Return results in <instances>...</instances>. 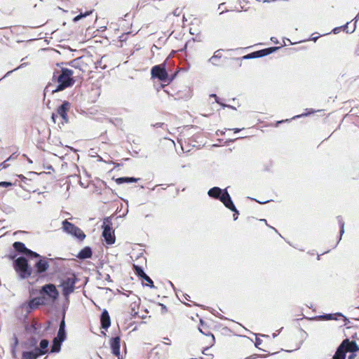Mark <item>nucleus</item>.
Returning <instances> with one entry per match:
<instances>
[{
	"label": "nucleus",
	"instance_id": "obj_43",
	"mask_svg": "<svg viewBox=\"0 0 359 359\" xmlns=\"http://www.w3.org/2000/svg\"><path fill=\"white\" fill-rule=\"evenodd\" d=\"M51 325H52V321H51V320H48V321L47 322V325H46V327H45V328H44V331H48V330H50V328Z\"/></svg>",
	"mask_w": 359,
	"mask_h": 359
},
{
	"label": "nucleus",
	"instance_id": "obj_20",
	"mask_svg": "<svg viewBox=\"0 0 359 359\" xmlns=\"http://www.w3.org/2000/svg\"><path fill=\"white\" fill-rule=\"evenodd\" d=\"M39 354L36 352L35 349L32 351H23L21 355V359H37Z\"/></svg>",
	"mask_w": 359,
	"mask_h": 359
},
{
	"label": "nucleus",
	"instance_id": "obj_10",
	"mask_svg": "<svg viewBox=\"0 0 359 359\" xmlns=\"http://www.w3.org/2000/svg\"><path fill=\"white\" fill-rule=\"evenodd\" d=\"M133 269L135 271V273L137 277L140 278L145 280L147 283L145 284L146 286L149 287L150 288H154L155 286L154 285V282L151 280V278L144 272L143 268L142 266H140L138 265H133Z\"/></svg>",
	"mask_w": 359,
	"mask_h": 359
},
{
	"label": "nucleus",
	"instance_id": "obj_21",
	"mask_svg": "<svg viewBox=\"0 0 359 359\" xmlns=\"http://www.w3.org/2000/svg\"><path fill=\"white\" fill-rule=\"evenodd\" d=\"M226 208L230 210L231 211L233 212V220L236 221L239 215V211L237 210L236 207L235 206L232 199L228 201V203L224 205Z\"/></svg>",
	"mask_w": 359,
	"mask_h": 359
},
{
	"label": "nucleus",
	"instance_id": "obj_62",
	"mask_svg": "<svg viewBox=\"0 0 359 359\" xmlns=\"http://www.w3.org/2000/svg\"><path fill=\"white\" fill-rule=\"evenodd\" d=\"M165 339H166V342H168L167 344H170V342H168V341H170L169 339L168 338H165Z\"/></svg>",
	"mask_w": 359,
	"mask_h": 359
},
{
	"label": "nucleus",
	"instance_id": "obj_26",
	"mask_svg": "<svg viewBox=\"0 0 359 359\" xmlns=\"http://www.w3.org/2000/svg\"><path fill=\"white\" fill-rule=\"evenodd\" d=\"M59 341H65L67 339V330H58L56 336L54 337Z\"/></svg>",
	"mask_w": 359,
	"mask_h": 359
},
{
	"label": "nucleus",
	"instance_id": "obj_9",
	"mask_svg": "<svg viewBox=\"0 0 359 359\" xmlns=\"http://www.w3.org/2000/svg\"><path fill=\"white\" fill-rule=\"evenodd\" d=\"M40 306H44L39 296L32 297L22 304V307L25 308L27 313L37 309Z\"/></svg>",
	"mask_w": 359,
	"mask_h": 359
},
{
	"label": "nucleus",
	"instance_id": "obj_27",
	"mask_svg": "<svg viewBox=\"0 0 359 359\" xmlns=\"http://www.w3.org/2000/svg\"><path fill=\"white\" fill-rule=\"evenodd\" d=\"M336 316L342 317L346 319V318L341 313H326L323 316H322V318H323L325 320H338Z\"/></svg>",
	"mask_w": 359,
	"mask_h": 359
},
{
	"label": "nucleus",
	"instance_id": "obj_15",
	"mask_svg": "<svg viewBox=\"0 0 359 359\" xmlns=\"http://www.w3.org/2000/svg\"><path fill=\"white\" fill-rule=\"evenodd\" d=\"M49 344L50 342L48 339H43L40 341L39 346L34 349L39 356H42L46 354L50 353L48 350Z\"/></svg>",
	"mask_w": 359,
	"mask_h": 359
},
{
	"label": "nucleus",
	"instance_id": "obj_16",
	"mask_svg": "<svg viewBox=\"0 0 359 359\" xmlns=\"http://www.w3.org/2000/svg\"><path fill=\"white\" fill-rule=\"evenodd\" d=\"M120 343L121 339L119 337H114L110 339V348L111 353L116 356H118L120 355Z\"/></svg>",
	"mask_w": 359,
	"mask_h": 359
},
{
	"label": "nucleus",
	"instance_id": "obj_23",
	"mask_svg": "<svg viewBox=\"0 0 359 359\" xmlns=\"http://www.w3.org/2000/svg\"><path fill=\"white\" fill-rule=\"evenodd\" d=\"M139 180L138 178H135L133 177H118L115 180V182L117 184H121L123 183H133L136 182Z\"/></svg>",
	"mask_w": 359,
	"mask_h": 359
},
{
	"label": "nucleus",
	"instance_id": "obj_32",
	"mask_svg": "<svg viewBox=\"0 0 359 359\" xmlns=\"http://www.w3.org/2000/svg\"><path fill=\"white\" fill-rule=\"evenodd\" d=\"M69 304V297H65V302L62 304L61 316H66V312Z\"/></svg>",
	"mask_w": 359,
	"mask_h": 359
},
{
	"label": "nucleus",
	"instance_id": "obj_6",
	"mask_svg": "<svg viewBox=\"0 0 359 359\" xmlns=\"http://www.w3.org/2000/svg\"><path fill=\"white\" fill-rule=\"evenodd\" d=\"M72 72L69 69H63L62 74L57 79L59 86L57 88L53 90V92H57L64 88L69 87L73 84L74 80L72 77Z\"/></svg>",
	"mask_w": 359,
	"mask_h": 359
},
{
	"label": "nucleus",
	"instance_id": "obj_42",
	"mask_svg": "<svg viewBox=\"0 0 359 359\" xmlns=\"http://www.w3.org/2000/svg\"><path fill=\"white\" fill-rule=\"evenodd\" d=\"M8 161H4V162L0 163V170H2V169H5V168H8V164L6 163Z\"/></svg>",
	"mask_w": 359,
	"mask_h": 359
},
{
	"label": "nucleus",
	"instance_id": "obj_14",
	"mask_svg": "<svg viewBox=\"0 0 359 359\" xmlns=\"http://www.w3.org/2000/svg\"><path fill=\"white\" fill-rule=\"evenodd\" d=\"M51 119L54 123H57L60 128L69 122L68 114H51Z\"/></svg>",
	"mask_w": 359,
	"mask_h": 359
},
{
	"label": "nucleus",
	"instance_id": "obj_30",
	"mask_svg": "<svg viewBox=\"0 0 359 359\" xmlns=\"http://www.w3.org/2000/svg\"><path fill=\"white\" fill-rule=\"evenodd\" d=\"M24 256L25 257L26 262H27V264H29V260H32V259H38L39 257L41 258V256L39 254H38L37 252H36V255H33V254H31V253H27L25 252Z\"/></svg>",
	"mask_w": 359,
	"mask_h": 359
},
{
	"label": "nucleus",
	"instance_id": "obj_8",
	"mask_svg": "<svg viewBox=\"0 0 359 359\" xmlns=\"http://www.w3.org/2000/svg\"><path fill=\"white\" fill-rule=\"evenodd\" d=\"M49 264L48 260L41 256V258H39L36 260L34 267H32L33 271L37 275H41L46 272L48 269Z\"/></svg>",
	"mask_w": 359,
	"mask_h": 359
},
{
	"label": "nucleus",
	"instance_id": "obj_58",
	"mask_svg": "<svg viewBox=\"0 0 359 359\" xmlns=\"http://www.w3.org/2000/svg\"><path fill=\"white\" fill-rule=\"evenodd\" d=\"M46 168H47L48 170H53V166H52L51 165H48L46 167Z\"/></svg>",
	"mask_w": 359,
	"mask_h": 359
},
{
	"label": "nucleus",
	"instance_id": "obj_19",
	"mask_svg": "<svg viewBox=\"0 0 359 359\" xmlns=\"http://www.w3.org/2000/svg\"><path fill=\"white\" fill-rule=\"evenodd\" d=\"M63 344V341H59L55 338H53L51 341V346H50V353H58L61 351L62 345Z\"/></svg>",
	"mask_w": 359,
	"mask_h": 359
},
{
	"label": "nucleus",
	"instance_id": "obj_52",
	"mask_svg": "<svg viewBox=\"0 0 359 359\" xmlns=\"http://www.w3.org/2000/svg\"><path fill=\"white\" fill-rule=\"evenodd\" d=\"M216 58H217V56H216V55H214L213 57H212L210 59V61L212 63L215 64V60H216Z\"/></svg>",
	"mask_w": 359,
	"mask_h": 359
},
{
	"label": "nucleus",
	"instance_id": "obj_40",
	"mask_svg": "<svg viewBox=\"0 0 359 359\" xmlns=\"http://www.w3.org/2000/svg\"><path fill=\"white\" fill-rule=\"evenodd\" d=\"M158 305L161 307V313L164 314L167 313L168 309L163 304L159 303Z\"/></svg>",
	"mask_w": 359,
	"mask_h": 359
},
{
	"label": "nucleus",
	"instance_id": "obj_38",
	"mask_svg": "<svg viewBox=\"0 0 359 359\" xmlns=\"http://www.w3.org/2000/svg\"><path fill=\"white\" fill-rule=\"evenodd\" d=\"M4 212H5L6 214H11L14 212L15 210L11 206H6L4 209H2Z\"/></svg>",
	"mask_w": 359,
	"mask_h": 359
},
{
	"label": "nucleus",
	"instance_id": "obj_59",
	"mask_svg": "<svg viewBox=\"0 0 359 359\" xmlns=\"http://www.w3.org/2000/svg\"><path fill=\"white\" fill-rule=\"evenodd\" d=\"M269 201H257V202H258L260 204H264L266 203H267Z\"/></svg>",
	"mask_w": 359,
	"mask_h": 359
},
{
	"label": "nucleus",
	"instance_id": "obj_49",
	"mask_svg": "<svg viewBox=\"0 0 359 359\" xmlns=\"http://www.w3.org/2000/svg\"><path fill=\"white\" fill-rule=\"evenodd\" d=\"M90 157L91 158H95L97 161H101V158L97 155L95 156L91 154Z\"/></svg>",
	"mask_w": 359,
	"mask_h": 359
},
{
	"label": "nucleus",
	"instance_id": "obj_50",
	"mask_svg": "<svg viewBox=\"0 0 359 359\" xmlns=\"http://www.w3.org/2000/svg\"><path fill=\"white\" fill-rule=\"evenodd\" d=\"M356 356L355 353H351V354L348 355V359H354Z\"/></svg>",
	"mask_w": 359,
	"mask_h": 359
},
{
	"label": "nucleus",
	"instance_id": "obj_11",
	"mask_svg": "<svg viewBox=\"0 0 359 359\" xmlns=\"http://www.w3.org/2000/svg\"><path fill=\"white\" fill-rule=\"evenodd\" d=\"M151 73L153 77L158 78L162 81H166L168 80V75L163 65H156L153 67Z\"/></svg>",
	"mask_w": 359,
	"mask_h": 359
},
{
	"label": "nucleus",
	"instance_id": "obj_54",
	"mask_svg": "<svg viewBox=\"0 0 359 359\" xmlns=\"http://www.w3.org/2000/svg\"><path fill=\"white\" fill-rule=\"evenodd\" d=\"M81 17H82V15H78V16L75 17L74 19V21L76 22V21L79 20L81 18Z\"/></svg>",
	"mask_w": 359,
	"mask_h": 359
},
{
	"label": "nucleus",
	"instance_id": "obj_57",
	"mask_svg": "<svg viewBox=\"0 0 359 359\" xmlns=\"http://www.w3.org/2000/svg\"><path fill=\"white\" fill-rule=\"evenodd\" d=\"M358 119H359V117L358 116H353L351 120L353 121H358Z\"/></svg>",
	"mask_w": 359,
	"mask_h": 359
},
{
	"label": "nucleus",
	"instance_id": "obj_25",
	"mask_svg": "<svg viewBox=\"0 0 359 359\" xmlns=\"http://www.w3.org/2000/svg\"><path fill=\"white\" fill-rule=\"evenodd\" d=\"M337 218V220H338V222L339 224V227H340V230H339L340 235H339V240H338L337 244L334 245V247H336L337 245L339 243L343 234L344 233V225H345L344 222L342 220V217L341 216H338Z\"/></svg>",
	"mask_w": 359,
	"mask_h": 359
},
{
	"label": "nucleus",
	"instance_id": "obj_53",
	"mask_svg": "<svg viewBox=\"0 0 359 359\" xmlns=\"http://www.w3.org/2000/svg\"><path fill=\"white\" fill-rule=\"evenodd\" d=\"M83 173L87 177V179H90V175L88 174V172H87V170L86 169L83 170Z\"/></svg>",
	"mask_w": 359,
	"mask_h": 359
},
{
	"label": "nucleus",
	"instance_id": "obj_37",
	"mask_svg": "<svg viewBox=\"0 0 359 359\" xmlns=\"http://www.w3.org/2000/svg\"><path fill=\"white\" fill-rule=\"evenodd\" d=\"M13 185V184L11 182H7V181L0 182L1 187H12Z\"/></svg>",
	"mask_w": 359,
	"mask_h": 359
},
{
	"label": "nucleus",
	"instance_id": "obj_29",
	"mask_svg": "<svg viewBox=\"0 0 359 359\" xmlns=\"http://www.w3.org/2000/svg\"><path fill=\"white\" fill-rule=\"evenodd\" d=\"M38 339L35 337H30L27 339V345L29 348H37Z\"/></svg>",
	"mask_w": 359,
	"mask_h": 359
},
{
	"label": "nucleus",
	"instance_id": "obj_46",
	"mask_svg": "<svg viewBox=\"0 0 359 359\" xmlns=\"http://www.w3.org/2000/svg\"><path fill=\"white\" fill-rule=\"evenodd\" d=\"M47 174H48V172H40L39 174H38V173H37V172H29V175H47Z\"/></svg>",
	"mask_w": 359,
	"mask_h": 359
},
{
	"label": "nucleus",
	"instance_id": "obj_36",
	"mask_svg": "<svg viewBox=\"0 0 359 359\" xmlns=\"http://www.w3.org/2000/svg\"><path fill=\"white\" fill-rule=\"evenodd\" d=\"M79 184L81 187L87 188L90 186V179H86L85 182H83L81 178L79 180Z\"/></svg>",
	"mask_w": 359,
	"mask_h": 359
},
{
	"label": "nucleus",
	"instance_id": "obj_34",
	"mask_svg": "<svg viewBox=\"0 0 359 359\" xmlns=\"http://www.w3.org/2000/svg\"><path fill=\"white\" fill-rule=\"evenodd\" d=\"M13 343L11 345V351L14 354L15 353L16 347L19 344V340H18V337L15 334L13 335Z\"/></svg>",
	"mask_w": 359,
	"mask_h": 359
},
{
	"label": "nucleus",
	"instance_id": "obj_39",
	"mask_svg": "<svg viewBox=\"0 0 359 359\" xmlns=\"http://www.w3.org/2000/svg\"><path fill=\"white\" fill-rule=\"evenodd\" d=\"M200 332H201L202 334L206 335V336H211L212 337V341L213 342L215 341V337H214V335L210 332H205L202 330V329H201L200 327L198 328Z\"/></svg>",
	"mask_w": 359,
	"mask_h": 359
},
{
	"label": "nucleus",
	"instance_id": "obj_61",
	"mask_svg": "<svg viewBox=\"0 0 359 359\" xmlns=\"http://www.w3.org/2000/svg\"><path fill=\"white\" fill-rule=\"evenodd\" d=\"M162 124H163V123H156V126H158V127H160V126H161V125H162Z\"/></svg>",
	"mask_w": 359,
	"mask_h": 359
},
{
	"label": "nucleus",
	"instance_id": "obj_45",
	"mask_svg": "<svg viewBox=\"0 0 359 359\" xmlns=\"http://www.w3.org/2000/svg\"><path fill=\"white\" fill-rule=\"evenodd\" d=\"M262 340L259 338H256V340H255V346L257 348L259 345H261L262 344Z\"/></svg>",
	"mask_w": 359,
	"mask_h": 359
},
{
	"label": "nucleus",
	"instance_id": "obj_13",
	"mask_svg": "<svg viewBox=\"0 0 359 359\" xmlns=\"http://www.w3.org/2000/svg\"><path fill=\"white\" fill-rule=\"evenodd\" d=\"M347 343H349V339H345L343 340L340 345L337 347L334 355L331 359H346L347 351L345 348V344Z\"/></svg>",
	"mask_w": 359,
	"mask_h": 359
},
{
	"label": "nucleus",
	"instance_id": "obj_17",
	"mask_svg": "<svg viewBox=\"0 0 359 359\" xmlns=\"http://www.w3.org/2000/svg\"><path fill=\"white\" fill-rule=\"evenodd\" d=\"M101 327L107 330L111 325V318L108 311L104 309L100 316Z\"/></svg>",
	"mask_w": 359,
	"mask_h": 359
},
{
	"label": "nucleus",
	"instance_id": "obj_63",
	"mask_svg": "<svg viewBox=\"0 0 359 359\" xmlns=\"http://www.w3.org/2000/svg\"><path fill=\"white\" fill-rule=\"evenodd\" d=\"M165 339H166V342H168L167 344H170V342H168V341H170L169 339L168 338H165Z\"/></svg>",
	"mask_w": 359,
	"mask_h": 359
},
{
	"label": "nucleus",
	"instance_id": "obj_60",
	"mask_svg": "<svg viewBox=\"0 0 359 359\" xmlns=\"http://www.w3.org/2000/svg\"><path fill=\"white\" fill-rule=\"evenodd\" d=\"M278 334L273 333V338H276V337H277V335H278Z\"/></svg>",
	"mask_w": 359,
	"mask_h": 359
},
{
	"label": "nucleus",
	"instance_id": "obj_24",
	"mask_svg": "<svg viewBox=\"0 0 359 359\" xmlns=\"http://www.w3.org/2000/svg\"><path fill=\"white\" fill-rule=\"evenodd\" d=\"M76 257L81 260L90 258V246L87 245L81 250L77 254Z\"/></svg>",
	"mask_w": 359,
	"mask_h": 359
},
{
	"label": "nucleus",
	"instance_id": "obj_31",
	"mask_svg": "<svg viewBox=\"0 0 359 359\" xmlns=\"http://www.w3.org/2000/svg\"><path fill=\"white\" fill-rule=\"evenodd\" d=\"M100 266H95V268L91 269V276H95V278L97 279H101L102 278V273L100 271Z\"/></svg>",
	"mask_w": 359,
	"mask_h": 359
},
{
	"label": "nucleus",
	"instance_id": "obj_56",
	"mask_svg": "<svg viewBox=\"0 0 359 359\" xmlns=\"http://www.w3.org/2000/svg\"><path fill=\"white\" fill-rule=\"evenodd\" d=\"M257 356V355H252L251 356L248 357L247 359H254Z\"/></svg>",
	"mask_w": 359,
	"mask_h": 359
},
{
	"label": "nucleus",
	"instance_id": "obj_1",
	"mask_svg": "<svg viewBox=\"0 0 359 359\" xmlns=\"http://www.w3.org/2000/svg\"><path fill=\"white\" fill-rule=\"evenodd\" d=\"M18 255V253L13 249L11 250L10 253L6 255L5 257L13 261V268L20 279L24 280L32 275L33 269L31 264H27L25 256Z\"/></svg>",
	"mask_w": 359,
	"mask_h": 359
},
{
	"label": "nucleus",
	"instance_id": "obj_35",
	"mask_svg": "<svg viewBox=\"0 0 359 359\" xmlns=\"http://www.w3.org/2000/svg\"><path fill=\"white\" fill-rule=\"evenodd\" d=\"M58 330H66L65 316H61V320L59 323Z\"/></svg>",
	"mask_w": 359,
	"mask_h": 359
},
{
	"label": "nucleus",
	"instance_id": "obj_47",
	"mask_svg": "<svg viewBox=\"0 0 359 359\" xmlns=\"http://www.w3.org/2000/svg\"><path fill=\"white\" fill-rule=\"evenodd\" d=\"M209 350V347H206L205 348L203 351H202V353L205 355H209V353H208V351Z\"/></svg>",
	"mask_w": 359,
	"mask_h": 359
},
{
	"label": "nucleus",
	"instance_id": "obj_64",
	"mask_svg": "<svg viewBox=\"0 0 359 359\" xmlns=\"http://www.w3.org/2000/svg\"><path fill=\"white\" fill-rule=\"evenodd\" d=\"M189 296L187 294V297H185V299H186L187 300H189Z\"/></svg>",
	"mask_w": 359,
	"mask_h": 359
},
{
	"label": "nucleus",
	"instance_id": "obj_12",
	"mask_svg": "<svg viewBox=\"0 0 359 359\" xmlns=\"http://www.w3.org/2000/svg\"><path fill=\"white\" fill-rule=\"evenodd\" d=\"M13 248L15 251H16L19 255L24 256L25 252L27 253H31L33 255H36V252L32 251V250L27 248L25 244L20 241H15L13 244Z\"/></svg>",
	"mask_w": 359,
	"mask_h": 359
},
{
	"label": "nucleus",
	"instance_id": "obj_2",
	"mask_svg": "<svg viewBox=\"0 0 359 359\" xmlns=\"http://www.w3.org/2000/svg\"><path fill=\"white\" fill-rule=\"evenodd\" d=\"M39 296L44 306H53L57 301L60 293L55 285L47 283L41 286Z\"/></svg>",
	"mask_w": 359,
	"mask_h": 359
},
{
	"label": "nucleus",
	"instance_id": "obj_18",
	"mask_svg": "<svg viewBox=\"0 0 359 359\" xmlns=\"http://www.w3.org/2000/svg\"><path fill=\"white\" fill-rule=\"evenodd\" d=\"M42 325L39 322H34L32 324H27L25 325V331L28 333L34 334H39Z\"/></svg>",
	"mask_w": 359,
	"mask_h": 359
},
{
	"label": "nucleus",
	"instance_id": "obj_28",
	"mask_svg": "<svg viewBox=\"0 0 359 359\" xmlns=\"http://www.w3.org/2000/svg\"><path fill=\"white\" fill-rule=\"evenodd\" d=\"M310 114H307V113H305V114H300L299 115H297V116H293L292 118H286V119H284V120H281V121H276V126H278L279 124L280 123H287V122H289L291 120H295V119H297V118H302V117H304V116H307L308 115H309Z\"/></svg>",
	"mask_w": 359,
	"mask_h": 359
},
{
	"label": "nucleus",
	"instance_id": "obj_33",
	"mask_svg": "<svg viewBox=\"0 0 359 359\" xmlns=\"http://www.w3.org/2000/svg\"><path fill=\"white\" fill-rule=\"evenodd\" d=\"M70 109H71V104L67 102H65L60 107L59 111H60V112H65L66 111H69Z\"/></svg>",
	"mask_w": 359,
	"mask_h": 359
},
{
	"label": "nucleus",
	"instance_id": "obj_5",
	"mask_svg": "<svg viewBox=\"0 0 359 359\" xmlns=\"http://www.w3.org/2000/svg\"><path fill=\"white\" fill-rule=\"evenodd\" d=\"M209 197L220 201L224 205H225L228 201L231 200V198L227 191V188L221 189L218 187H214L208 191Z\"/></svg>",
	"mask_w": 359,
	"mask_h": 359
},
{
	"label": "nucleus",
	"instance_id": "obj_3",
	"mask_svg": "<svg viewBox=\"0 0 359 359\" xmlns=\"http://www.w3.org/2000/svg\"><path fill=\"white\" fill-rule=\"evenodd\" d=\"M62 229L65 233L70 235L79 242L83 241L86 237L83 231L67 219H65L62 222Z\"/></svg>",
	"mask_w": 359,
	"mask_h": 359
},
{
	"label": "nucleus",
	"instance_id": "obj_44",
	"mask_svg": "<svg viewBox=\"0 0 359 359\" xmlns=\"http://www.w3.org/2000/svg\"><path fill=\"white\" fill-rule=\"evenodd\" d=\"M17 156H18V155H16L15 153H13L6 160V161H11L12 159H14Z\"/></svg>",
	"mask_w": 359,
	"mask_h": 359
},
{
	"label": "nucleus",
	"instance_id": "obj_55",
	"mask_svg": "<svg viewBox=\"0 0 359 359\" xmlns=\"http://www.w3.org/2000/svg\"><path fill=\"white\" fill-rule=\"evenodd\" d=\"M23 156H25L27 158V161L29 163H32V161L29 158H28L26 154H23Z\"/></svg>",
	"mask_w": 359,
	"mask_h": 359
},
{
	"label": "nucleus",
	"instance_id": "obj_48",
	"mask_svg": "<svg viewBox=\"0 0 359 359\" xmlns=\"http://www.w3.org/2000/svg\"><path fill=\"white\" fill-rule=\"evenodd\" d=\"M260 221H261V222H265V224L268 226L267 222H266V220L265 219H260ZM269 226L270 228L273 229L276 232H278V231H277L274 227L271 226H269Z\"/></svg>",
	"mask_w": 359,
	"mask_h": 359
},
{
	"label": "nucleus",
	"instance_id": "obj_22",
	"mask_svg": "<svg viewBox=\"0 0 359 359\" xmlns=\"http://www.w3.org/2000/svg\"><path fill=\"white\" fill-rule=\"evenodd\" d=\"M345 348L347 352L356 353L359 351V346L355 341H350L349 343L345 344Z\"/></svg>",
	"mask_w": 359,
	"mask_h": 359
},
{
	"label": "nucleus",
	"instance_id": "obj_4",
	"mask_svg": "<svg viewBox=\"0 0 359 359\" xmlns=\"http://www.w3.org/2000/svg\"><path fill=\"white\" fill-rule=\"evenodd\" d=\"M102 237L107 245H112L116 241L114 231L112 229V222L110 217H105L102 225Z\"/></svg>",
	"mask_w": 359,
	"mask_h": 359
},
{
	"label": "nucleus",
	"instance_id": "obj_7",
	"mask_svg": "<svg viewBox=\"0 0 359 359\" xmlns=\"http://www.w3.org/2000/svg\"><path fill=\"white\" fill-rule=\"evenodd\" d=\"M76 278L67 277L60 281V286L62 287V293L65 297H69V294L75 290Z\"/></svg>",
	"mask_w": 359,
	"mask_h": 359
},
{
	"label": "nucleus",
	"instance_id": "obj_51",
	"mask_svg": "<svg viewBox=\"0 0 359 359\" xmlns=\"http://www.w3.org/2000/svg\"><path fill=\"white\" fill-rule=\"evenodd\" d=\"M243 129H244V128H233V129H231V130H233V132H234L235 133H237L240 132L241 130H243Z\"/></svg>",
	"mask_w": 359,
	"mask_h": 359
},
{
	"label": "nucleus",
	"instance_id": "obj_41",
	"mask_svg": "<svg viewBox=\"0 0 359 359\" xmlns=\"http://www.w3.org/2000/svg\"><path fill=\"white\" fill-rule=\"evenodd\" d=\"M18 177L22 180V182H24L25 184L27 183V181H30L29 179H28L27 177H25L24 175H18Z\"/></svg>",
	"mask_w": 359,
	"mask_h": 359
}]
</instances>
